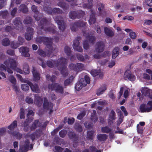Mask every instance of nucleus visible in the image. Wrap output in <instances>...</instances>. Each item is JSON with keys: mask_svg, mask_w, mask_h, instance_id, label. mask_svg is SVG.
Wrapping results in <instances>:
<instances>
[{"mask_svg": "<svg viewBox=\"0 0 152 152\" xmlns=\"http://www.w3.org/2000/svg\"><path fill=\"white\" fill-rule=\"evenodd\" d=\"M31 18L30 17H27L25 19L24 23L25 24H29L31 23Z\"/></svg>", "mask_w": 152, "mask_h": 152, "instance_id": "obj_53", "label": "nucleus"}, {"mask_svg": "<svg viewBox=\"0 0 152 152\" xmlns=\"http://www.w3.org/2000/svg\"><path fill=\"white\" fill-rule=\"evenodd\" d=\"M104 46V44L103 42H98L96 44L95 51L98 53L101 52L103 51Z\"/></svg>", "mask_w": 152, "mask_h": 152, "instance_id": "obj_16", "label": "nucleus"}, {"mask_svg": "<svg viewBox=\"0 0 152 152\" xmlns=\"http://www.w3.org/2000/svg\"><path fill=\"white\" fill-rule=\"evenodd\" d=\"M9 80L13 85L16 83V80L15 77L13 75H10L9 77Z\"/></svg>", "mask_w": 152, "mask_h": 152, "instance_id": "obj_43", "label": "nucleus"}, {"mask_svg": "<svg viewBox=\"0 0 152 152\" xmlns=\"http://www.w3.org/2000/svg\"><path fill=\"white\" fill-rule=\"evenodd\" d=\"M28 84H23L21 85V88L22 89L25 91H26L29 89V87Z\"/></svg>", "mask_w": 152, "mask_h": 152, "instance_id": "obj_57", "label": "nucleus"}, {"mask_svg": "<svg viewBox=\"0 0 152 152\" xmlns=\"http://www.w3.org/2000/svg\"><path fill=\"white\" fill-rule=\"evenodd\" d=\"M64 52L67 55H70L71 52L70 48L68 46L65 47L64 48Z\"/></svg>", "mask_w": 152, "mask_h": 152, "instance_id": "obj_51", "label": "nucleus"}, {"mask_svg": "<svg viewBox=\"0 0 152 152\" xmlns=\"http://www.w3.org/2000/svg\"><path fill=\"white\" fill-rule=\"evenodd\" d=\"M23 71L25 74H28L29 73V67L27 64H24L23 66Z\"/></svg>", "mask_w": 152, "mask_h": 152, "instance_id": "obj_37", "label": "nucleus"}, {"mask_svg": "<svg viewBox=\"0 0 152 152\" xmlns=\"http://www.w3.org/2000/svg\"><path fill=\"white\" fill-rule=\"evenodd\" d=\"M20 10L23 12H26L27 11V9L25 5L21 4L20 7Z\"/></svg>", "mask_w": 152, "mask_h": 152, "instance_id": "obj_45", "label": "nucleus"}, {"mask_svg": "<svg viewBox=\"0 0 152 152\" xmlns=\"http://www.w3.org/2000/svg\"><path fill=\"white\" fill-rule=\"evenodd\" d=\"M124 90V96L125 98H127L128 94L129 91L128 88H126L122 87L120 88V91L118 93V98L119 99L121 96L122 95Z\"/></svg>", "mask_w": 152, "mask_h": 152, "instance_id": "obj_22", "label": "nucleus"}, {"mask_svg": "<svg viewBox=\"0 0 152 152\" xmlns=\"http://www.w3.org/2000/svg\"><path fill=\"white\" fill-rule=\"evenodd\" d=\"M85 14V12L82 10H80L78 12L72 11L69 13V17L71 19H74L76 18H80Z\"/></svg>", "mask_w": 152, "mask_h": 152, "instance_id": "obj_11", "label": "nucleus"}, {"mask_svg": "<svg viewBox=\"0 0 152 152\" xmlns=\"http://www.w3.org/2000/svg\"><path fill=\"white\" fill-rule=\"evenodd\" d=\"M38 126L41 127V125H39V120H35L31 127V130H34Z\"/></svg>", "mask_w": 152, "mask_h": 152, "instance_id": "obj_33", "label": "nucleus"}, {"mask_svg": "<svg viewBox=\"0 0 152 152\" xmlns=\"http://www.w3.org/2000/svg\"><path fill=\"white\" fill-rule=\"evenodd\" d=\"M86 23L81 21L72 23L71 25V30L74 31H76L80 27H84L86 25Z\"/></svg>", "mask_w": 152, "mask_h": 152, "instance_id": "obj_9", "label": "nucleus"}, {"mask_svg": "<svg viewBox=\"0 0 152 152\" xmlns=\"http://www.w3.org/2000/svg\"><path fill=\"white\" fill-rule=\"evenodd\" d=\"M36 132L32 133L30 135L29 134H27L25 136V140L23 145L21 146L20 147V150L22 152H27L29 148V141L28 139L30 138L32 140H34L36 137L39 136L40 135V132Z\"/></svg>", "mask_w": 152, "mask_h": 152, "instance_id": "obj_3", "label": "nucleus"}, {"mask_svg": "<svg viewBox=\"0 0 152 152\" xmlns=\"http://www.w3.org/2000/svg\"><path fill=\"white\" fill-rule=\"evenodd\" d=\"M58 4L59 6L61 7L64 10L66 9L67 8L66 4L61 1L58 3Z\"/></svg>", "mask_w": 152, "mask_h": 152, "instance_id": "obj_50", "label": "nucleus"}, {"mask_svg": "<svg viewBox=\"0 0 152 152\" xmlns=\"http://www.w3.org/2000/svg\"><path fill=\"white\" fill-rule=\"evenodd\" d=\"M102 132L108 133L112 131V129L107 126L102 127L101 129Z\"/></svg>", "mask_w": 152, "mask_h": 152, "instance_id": "obj_41", "label": "nucleus"}, {"mask_svg": "<svg viewBox=\"0 0 152 152\" xmlns=\"http://www.w3.org/2000/svg\"><path fill=\"white\" fill-rule=\"evenodd\" d=\"M90 82V79L87 75L85 76L84 79L81 78L80 81L77 82L75 86V89L77 91L80 90L83 87L86 86L87 84H89Z\"/></svg>", "mask_w": 152, "mask_h": 152, "instance_id": "obj_5", "label": "nucleus"}, {"mask_svg": "<svg viewBox=\"0 0 152 152\" xmlns=\"http://www.w3.org/2000/svg\"><path fill=\"white\" fill-rule=\"evenodd\" d=\"M93 6V4L91 2L88 3V4H84L82 6H81L80 4H79V6L80 7H83L84 8H87V9H89L91 8Z\"/></svg>", "mask_w": 152, "mask_h": 152, "instance_id": "obj_38", "label": "nucleus"}, {"mask_svg": "<svg viewBox=\"0 0 152 152\" xmlns=\"http://www.w3.org/2000/svg\"><path fill=\"white\" fill-rule=\"evenodd\" d=\"M46 78L47 80L48 81L50 80L52 82L55 81V80L56 79V77L54 76H53L52 77H50V76L49 75H47L46 76Z\"/></svg>", "mask_w": 152, "mask_h": 152, "instance_id": "obj_49", "label": "nucleus"}, {"mask_svg": "<svg viewBox=\"0 0 152 152\" xmlns=\"http://www.w3.org/2000/svg\"><path fill=\"white\" fill-rule=\"evenodd\" d=\"M27 32L25 35L26 38L27 40H29L33 37L34 32L33 29L31 28H28L27 29Z\"/></svg>", "mask_w": 152, "mask_h": 152, "instance_id": "obj_20", "label": "nucleus"}, {"mask_svg": "<svg viewBox=\"0 0 152 152\" xmlns=\"http://www.w3.org/2000/svg\"><path fill=\"white\" fill-rule=\"evenodd\" d=\"M140 110L142 113L150 112L152 110V101H149L146 105L144 104L141 105Z\"/></svg>", "mask_w": 152, "mask_h": 152, "instance_id": "obj_7", "label": "nucleus"}, {"mask_svg": "<svg viewBox=\"0 0 152 152\" xmlns=\"http://www.w3.org/2000/svg\"><path fill=\"white\" fill-rule=\"evenodd\" d=\"M48 87L49 89L55 91L61 94L63 93V87L57 83H53L51 85H49Z\"/></svg>", "mask_w": 152, "mask_h": 152, "instance_id": "obj_8", "label": "nucleus"}, {"mask_svg": "<svg viewBox=\"0 0 152 152\" xmlns=\"http://www.w3.org/2000/svg\"><path fill=\"white\" fill-rule=\"evenodd\" d=\"M68 134L69 138L74 141H75L77 138L76 135L72 132H69Z\"/></svg>", "mask_w": 152, "mask_h": 152, "instance_id": "obj_39", "label": "nucleus"}, {"mask_svg": "<svg viewBox=\"0 0 152 152\" xmlns=\"http://www.w3.org/2000/svg\"><path fill=\"white\" fill-rule=\"evenodd\" d=\"M26 101L28 104L33 103L34 102V100L31 97L27 96L26 99Z\"/></svg>", "mask_w": 152, "mask_h": 152, "instance_id": "obj_54", "label": "nucleus"}, {"mask_svg": "<svg viewBox=\"0 0 152 152\" xmlns=\"http://www.w3.org/2000/svg\"><path fill=\"white\" fill-rule=\"evenodd\" d=\"M4 64L5 66L3 64L1 65L0 66V70H7V72L10 74H12L13 72L9 68L14 70L15 69L17 65L16 60L12 58L7 60L4 62Z\"/></svg>", "mask_w": 152, "mask_h": 152, "instance_id": "obj_2", "label": "nucleus"}, {"mask_svg": "<svg viewBox=\"0 0 152 152\" xmlns=\"http://www.w3.org/2000/svg\"><path fill=\"white\" fill-rule=\"evenodd\" d=\"M137 132L139 133H141L143 130V128L142 126H140L139 124L137 125Z\"/></svg>", "mask_w": 152, "mask_h": 152, "instance_id": "obj_56", "label": "nucleus"}, {"mask_svg": "<svg viewBox=\"0 0 152 152\" xmlns=\"http://www.w3.org/2000/svg\"><path fill=\"white\" fill-rule=\"evenodd\" d=\"M54 150L55 151L60 152L62 151L63 150V149L59 146H56Z\"/></svg>", "mask_w": 152, "mask_h": 152, "instance_id": "obj_62", "label": "nucleus"}, {"mask_svg": "<svg viewBox=\"0 0 152 152\" xmlns=\"http://www.w3.org/2000/svg\"><path fill=\"white\" fill-rule=\"evenodd\" d=\"M130 36L132 39H135L136 38V35L135 33L134 32H131L130 33Z\"/></svg>", "mask_w": 152, "mask_h": 152, "instance_id": "obj_63", "label": "nucleus"}, {"mask_svg": "<svg viewBox=\"0 0 152 152\" xmlns=\"http://www.w3.org/2000/svg\"><path fill=\"white\" fill-rule=\"evenodd\" d=\"M48 23V22L47 21L46 19L43 17L42 19H41V20L39 23L37 28L38 30L43 29L46 32L54 33L55 31L54 28H48L47 26Z\"/></svg>", "mask_w": 152, "mask_h": 152, "instance_id": "obj_4", "label": "nucleus"}, {"mask_svg": "<svg viewBox=\"0 0 152 152\" xmlns=\"http://www.w3.org/2000/svg\"><path fill=\"white\" fill-rule=\"evenodd\" d=\"M44 10L48 14L53 15L56 13H61L62 11L58 8H54L53 9L50 7H44Z\"/></svg>", "mask_w": 152, "mask_h": 152, "instance_id": "obj_14", "label": "nucleus"}, {"mask_svg": "<svg viewBox=\"0 0 152 152\" xmlns=\"http://www.w3.org/2000/svg\"><path fill=\"white\" fill-rule=\"evenodd\" d=\"M34 103L39 107L41 105L42 102V98L38 94L34 95Z\"/></svg>", "mask_w": 152, "mask_h": 152, "instance_id": "obj_25", "label": "nucleus"}, {"mask_svg": "<svg viewBox=\"0 0 152 152\" xmlns=\"http://www.w3.org/2000/svg\"><path fill=\"white\" fill-rule=\"evenodd\" d=\"M85 114L86 113H85V112L83 111L81 113L79 114L77 116V119L80 120H81L85 115Z\"/></svg>", "mask_w": 152, "mask_h": 152, "instance_id": "obj_59", "label": "nucleus"}, {"mask_svg": "<svg viewBox=\"0 0 152 152\" xmlns=\"http://www.w3.org/2000/svg\"><path fill=\"white\" fill-rule=\"evenodd\" d=\"M67 63V59L64 58L58 59L56 61L53 60L48 61L47 63V65L50 67H53L56 64L57 68L61 71L62 74L64 76H66L68 75L66 66V64Z\"/></svg>", "mask_w": 152, "mask_h": 152, "instance_id": "obj_1", "label": "nucleus"}, {"mask_svg": "<svg viewBox=\"0 0 152 152\" xmlns=\"http://www.w3.org/2000/svg\"><path fill=\"white\" fill-rule=\"evenodd\" d=\"M95 133L93 131H88L87 132L86 138L87 139L89 140H91L95 135Z\"/></svg>", "mask_w": 152, "mask_h": 152, "instance_id": "obj_29", "label": "nucleus"}, {"mask_svg": "<svg viewBox=\"0 0 152 152\" xmlns=\"http://www.w3.org/2000/svg\"><path fill=\"white\" fill-rule=\"evenodd\" d=\"M34 80L35 81L38 80L40 79V75L37 71L36 68L33 67L32 71Z\"/></svg>", "mask_w": 152, "mask_h": 152, "instance_id": "obj_27", "label": "nucleus"}, {"mask_svg": "<svg viewBox=\"0 0 152 152\" xmlns=\"http://www.w3.org/2000/svg\"><path fill=\"white\" fill-rule=\"evenodd\" d=\"M107 88V85L104 84L99 88L96 91V94L99 96L103 94Z\"/></svg>", "mask_w": 152, "mask_h": 152, "instance_id": "obj_24", "label": "nucleus"}, {"mask_svg": "<svg viewBox=\"0 0 152 152\" xmlns=\"http://www.w3.org/2000/svg\"><path fill=\"white\" fill-rule=\"evenodd\" d=\"M88 22L90 25L94 24L96 22V18L95 17V13L94 12H91L90 15Z\"/></svg>", "mask_w": 152, "mask_h": 152, "instance_id": "obj_28", "label": "nucleus"}, {"mask_svg": "<svg viewBox=\"0 0 152 152\" xmlns=\"http://www.w3.org/2000/svg\"><path fill=\"white\" fill-rule=\"evenodd\" d=\"M52 48L53 47L51 46V48L49 47V48H48V50H47L46 48V52L43 50H38V53L39 55L43 57L45 56L46 55L49 56V54L53 52V49Z\"/></svg>", "mask_w": 152, "mask_h": 152, "instance_id": "obj_15", "label": "nucleus"}, {"mask_svg": "<svg viewBox=\"0 0 152 152\" xmlns=\"http://www.w3.org/2000/svg\"><path fill=\"white\" fill-rule=\"evenodd\" d=\"M24 118V110L23 108L20 109V118L23 119Z\"/></svg>", "mask_w": 152, "mask_h": 152, "instance_id": "obj_61", "label": "nucleus"}, {"mask_svg": "<svg viewBox=\"0 0 152 152\" xmlns=\"http://www.w3.org/2000/svg\"><path fill=\"white\" fill-rule=\"evenodd\" d=\"M104 31L106 35L109 37H112L114 35V33L110 28L105 27L104 28Z\"/></svg>", "mask_w": 152, "mask_h": 152, "instance_id": "obj_26", "label": "nucleus"}, {"mask_svg": "<svg viewBox=\"0 0 152 152\" xmlns=\"http://www.w3.org/2000/svg\"><path fill=\"white\" fill-rule=\"evenodd\" d=\"M37 41L39 43L42 42L45 43L47 45V50H48V48H49V47L51 48L52 40L51 38L45 37H39L37 38Z\"/></svg>", "mask_w": 152, "mask_h": 152, "instance_id": "obj_6", "label": "nucleus"}, {"mask_svg": "<svg viewBox=\"0 0 152 152\" xmlns=\"http://www.w3.org/2000/svg\"><path fill=\"white\" fill-rule=\"evenodd\" d=\"M75 127L76 130L78 132H81L82 131V127L79 124H76Z\"/></svg>", "mask_w": 152, "mask_h": 152, "instance_id": "obj_55", "label": "nucleus"}, {"mask_svg": "<svg viewBox=\"0 0 152 152\" xmlns=\"http://www.w3.org/2000/svg\"><path fill=\"white\" fill-rule=\"evenodd\" d=\"M100 72V70H94L91 71V73L93 77H95L98 75Z\"/></svg>", "mask_w": 152, "mask_h": 152, "instance_id": "obj_44", "label": "nucleus"}, {"mask_svg": "<svg viewBox=\"0 0 152 152\" xmlns=\"http://www.w3.org/2000/svg\"><path fill=\"white\" fill-rule=\"evenodd\" d=\"M96 111L95 110H93V112L91 114V119L95 122L97 120V118L96 117L95 115Z\"/></svg>", "mask_w": 152, "mask_h": 152, "instance_id": "obj_42", "label": "nucleus"}, {"mask_svg": "<svg viewBox=\"0 0 152 152\" xmlns=\"http://www.w3.org/2000/svg\"><path fill=\"white\" fill-rule=\"evenodd\" d=\"M115 112L113 110H111L109 115V119L114 120L116 119L115 117Z\"/></svg>", "mask_w": 152, "mask_h": 152, "instance_id": "obj_47", "label": "nucleus"}, {"mask_svg": "<svg viewBox=\"0 0 152 152\" xmlns=\"http://www.w3.org/2000/svg\"><path fill=\"white\" fill-rule=\"evenodd\" d=\"M124 78L125 80H129L131 81H134L135 78V76L131 74V72L129 70H126L125 73Z\"/></svg>", "mask_w": 152, "mask_h": 152, "instance_id": "obj_21", "label": "nucleus"}, {"mask_svg": "<svg viewBox=\"0 0 152 152\" xmlns=\"http://www.w3.org/2000/svg\"><path fill=\"white\" fill-rule=\"evenodd\" d=\"M74 78V77L72 76L69 78L66 79L64 82V86H66L70 84L72 82Z\"/></svg>", "mask_w": 152, "mask_h": 152, "instance_id": "obj_35", "label": "nucleus"}, {"mask_svg": "<svg viewBox=\"0 0 152 152\" xmlns=\"http://www.w3.org/2000/svg\"><path fill=\"white\" fill-rule=\"evenodd\" d=\"M87 40H85L83 43L84 48L85 50H87L89 48V45L88 43L94 44L95 40V38L94 36H88L86 37Z\"/></svg>", "mask_w": 152, "mask_h": 152, "instance_id": "obj_12", "label": "nucleus"}, {"mask_svg": "<svg viewBox=\"0 0 152 152\" xmlns=\"http://www.w3.org/2000/svg\"><path fill=\"white\" fill-rule=\"evenodd\" d=\"M17 126L16 121H14L10 125L8 126V128L9 129L12 130Z\"/></svg>", "mask_w": 152, "mask_h": 152, "instance_id": "obj_36", "label": "nucleus"}, {"mask_svg": "<svg viewBox=\"0 0 152 152\" xmlns=\"http://www.w3.org/2000/svg\"><path fill=\"white\" fill-rule=\"evenodd\" d=\"M69 67L70 69L76 71L77 70L76 67V64H72L69 65Z\"/></svg>", "mask_w": 152, "mask_h": 152, "instance_id": "obj_58", "label": "nucleus"}, {"mask_svg": "<svg viewBox=\"0 0 152 152\" xmlns=\"http://www.w3.org/2000/svg\"><path fill=\"white\" fill-rule=\"evenodd\" d=\"M19 45L18 43L15 42H12L11 44V48L13 49H16L19 46Z\"/></svg>", "mask_w": 152, "mask_h": 152, "instance_id": "obj_46", "label": "nucleus"}, {"mask_svg": "<svg viewBox=\"0 0 152 152\" xmlns=\"http://www.w3.org/2000/svg\"><path fill=\"white\" fill-rule=\"evenodd\" d=\"M66 133L67 132L66 131L62 130L59 132V134L61 137H63L65 136Z\"/></svg>", "mask_w": 152, "mask_h": 152, "instance_id": "obj_60", "label": "nucleus"}, {"mask_svg": "<svg viewBox=\"0 0 152 152\" xmlns=\"http://www.w3.org/2000/svg\"><path fill=\"white\" fill-rule=\"evenodd\" d=\"M141 92L142 94L145 96H148L152 99V90L147 88H142Z\"/></svg>", "mask_w": 152, "mask_h": 152, "instance_id": "obj_18", "label": "nucleus"}, {"mask_svg": "<svg viewBox=\"0 0 152 152\" xmlns=\"http://www.w3.org/2000/svg\"><path fill=\"white\" fill-rule=\"evenodd\" d=\"M145 2L146 4L148 6H152V0H145Z\"/></svg>", "mask_w": 152, "mask_h": 152, "instance_id": "obj_64", "label": "nucleus"}, {"mask_svg": "<svg viewBox=\"0 0 152 152\" xmlns=\"http://www.w3.org/2000/svg\"><path fill=\"white\" fill-rule=\"evenodd\" d=\"M54 20L58 25V27L60 30L64 31L65 28V23L63 21V18L61 16H56Z\"/></svg>", "mask_w": 152, "mask_h": 152, "instance_id": "obj_10", "label": "nucleus"}, {"mask_svg": "<svg viewBox=\"0 0 152 152\" xmlns=\"http://www.w3.org/2000/svg\"><path fill=\"white\" fill-rule=\"evenodd\" d=\"M73 47L75 50L79 52L82 51V48L80 46L79 42L78 39H76L74 41Z\"/></svg>", "mask_w": 152, "mask_h": 152, "instance_id": "obj_23", "label": "nucleus"}, {"mask_svg": "<svg viewBox=\"0 0 152 152\" xmlns=\"http://www.w3.org/2000/svg\"><path fill=\"white\" fill-rule=\"evenodd\" d=\"M24 82L28 85L33 91L37 93H39L40 92V91L38 86L37 84H33L31 82L27 80H24Z\"/></svg>", "mask_w": 152, "mask_h": 152, "instance_id": "obj_13", "label": "nucleus"}, {"mask_svg": "<svg viewBox=\"0 0 152 152\" xmlns=\"http://www.w3.org/2000/svg\"><path fill=\"white\" fill-rule=\"evenodd\" d=\"M104 4H101L99 3L98 4V10L100 11V14L102 15V12H103V9L104 8Z\"/></svg>", "mask_w": 152, "mask_h": 152, "instance_id": "obj_52", "label": "nucleus"}, {"mask_svg": "<svg viewBox=\"0 0 152 152\" xmlns=\"http://www.w3.org/2000/svg\"><path fill=\"white\" fill-rule=\"evenodd\" d=\"M13 24L15 26L14 27H16V28H20L21 26V23L19 18H16L15 19L13 22Z\"/></svg>", "mask_w": 152, "mask_h": 152, "instance_id": "obj_30", "label": "nucleus"}, {"mask_svg": "<svg viewBox=\"0 0 152 152\" xmlns=\"http://www.w3.org/2000/svg\"><path fill=\"white\" fill-rule=\"evenodd\" d=\"M119 53V48H114L113 50L112 57L113 58H115L118 55Z\"/></svg>", "mask_w": 152, "mask_h": 152, "instance_id": "obj_34", "label": "nucleus"}, {"mask_svg": "<svg viewBox=\"0 0 152 152\" xmlns=\"http://www.w3.org/2000/svg\"><path fill=\"white\" fill-rule=\"evenodd\" d=\"M43 106L44 109L51 111L52 109L53 105L51 102H49L46 98H45Z\"/></svg>", "mask_w": 152, "mask_h": 152, "instance_id": "obj_19", "label": "nucleus"}, {"mask_svg": "<svg viewBox=\"0 0 152 152\" xmlns=\"http://www.w3.org/2000/svg\"><path fill=\"white\" fill-rule=\"evenodd\" d=\"M76 65L77 69V71L81 70L83 69L84 65L82 64L77 63Z\"/></svg>", "mask_w": 152, "mask_h": 152, "instance_id": "obj_48", "label": "nucleus"}, {"mask_svg": "<svg viewBox=\"0 0 152 152\" xmlns=\"http://www.w3.org/2000/svg\"><path fill=\"white\" fill-rule=\"evenodd\" d=\"M19 50L22 56L26 57H29L30 56L28 53L29 49L27 47H21L19 48Z\"/></svg>", "mask_w": 152, "mask_h": 152, "instance_id": "obj_17", "label": "nucleus"}, {"mask_svg": "<svg viewBox=\"0 0 152 152\" xmlns=\"http://www.w3.org/2000/svg\"><path fill=\"white\" fill-rule=\"evenodd\" d=\"M97 138L100 141H102L105 140L107 138V136L104 134H99L97 136Z\"/></svg>", "mask_w": 152, "mask_h": 152, "instance_id": "obj_32", "label": "nucleus"}, {"mask_svg": "<svg viewBox=\"0 0 152 152\" xmlns=\"http://www.w3.org/2000/svg\"><path fill=\"white\" fill-rule=\"evenodd\" d=\"M10 41L8 38H5L2 40V44L4 46H7L10 45Z\"/></svg>", "mask_w": 152, "mask_h": 152, "instance_id": "obj_40", "label": "nucleus"}, {"mask_svg": "<svg viewBox=\"0 0 152 152\" xmlns=\"http://www.w3.org/2000/svg\"><path fill=\"white\" fill-rule=\"evenodd\" d=\"M31 8L32 11L34 12L35 13V14L34 15V18L37 21H38L40 19V16H39V15L38 16H37V13L38 12V11L36 6L34 5H33L32 6Z\"/></svg>", "mask_w": 152, "mask_h": 152, "instance_id": "obj_31", "label": "nucleus"}]
</instances>
